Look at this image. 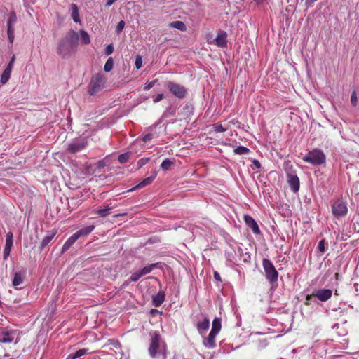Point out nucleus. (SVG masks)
Listing matches in <instances>:
<instances>
[{"label": "nucleus", "instance_id": "ea45409f", "mask_svg": "<svg viewBox=\"0 0 359 359\" xmlns=\"http://www.w3.org/2000/svg\"><path fill=\"white\" fill-rule=\"evenodd\" d=\"M124 26H125V22L123 20H121L120 22H118V23L116 26V32L117 33L121 32L124 28Z\"/></svg>", "mask_w": 359, "mask_h": 359}, {"label": "nucleus", "instance_id": "6ab92c4d", "mask_svg": "<svg viewBox=\"0 0 359 359\" xmlns=\"http://www.w3.org/2000/svg\"><path fill=\"white\" fill-rule=\"evenodd\" d=\"M165 292L163 291L158 292L156 295L152 297V302L156 307L160 306L165 300Z\"/></svg>", "mask_w": 359, "mask_h": 359}, {"label": "nucleus", "instance_id": "6e6552de", "mask_svg": "<svg viewBox=\"0 0 359 359\" xmlns=\"http://www.w3.org/2000/svg\"><path fill=\"white\" fill-rule=\"evenodd\" d=\"M169 91L174 95L175 97L183 99L186 97L187 89L182 85L174 83L172 81H168L166 84Z\"/></svg>", "mask_w": 359, "mask_h": 359}, {"label": "nucleus", "instance_id": "a878e982", "mask_svg": "<svg viewBox=\"0 0 359 359\" xmlns=\"http://www.w3.org/2000/svg\"><path fill=\"white\" fill-rule=\"evenodd\" d=\"M159 263L151 264L147 266L143 267L140 271L142 276L149 273L152 270L158 267Z\"/></svg>", "mask_w": 359, "mask_h": 359}, {"label": "nucleus", "instance_id": "79ce46f5", "mask_svg": "<svg viewBox=\"0 0 359 359\" xmlns=\"http://www.w3.org/2000/svg\"><path fill=\"white\" fill-rule=\"evenodd\" d=\"M15 61V55H13L9 62V63L8 64L7 67H6V69L10 70V71H12V69H13V65H14V62Z\"/></svg>", "mask_w": 359, "mask_h": 359}, {"label": "nucleus", "instance_id": "5701e85b", "mask_svg": "<svg viewBox=\"0 0 359 359\" xmlns=\"http://www.w3.org/2000/svg\"><path fill=\"white\" fill-rule=\"evenodd\" d=\"M196 327L199 332L208 330L210 327V320L208 318L205 317L203 321L198 322Z\"/></svg>", "mask_w": 359, "mask_h": 359}, {"label": "nucleus", "instance_id": "bb28decb", "mask_svg": "<svg viewBox=\"0 0 359 359\" xmlns=\"http://www.w3.org/2000/svg\"><path fill=\"white\" fill-rule=\"evenodd\" d=\"M221 322V318L215 317L212 321L211 330L219 333L222 329Z\"/></svg>", "mask_w": 359, "mask_h": 359}, {"label": "nucleus", "instance_id": "423d86ee", "mask_svg": "<svg viewBox=\"0 0 359 359\" xmlns=\"http://www.w3.org/2000/svg\"><path fill=\"white\" fill-rule=\"evenodd\" d=\"M19 336L18 331L17 330L10 329L8 327L3 328L0 331V343L10 344L15 339V343L18 342V338Z\"/></svg>", "mask_w": 359, "mask_h": 359}, {"label": "nucleus", "instance_id": "603ef678", "mask_svg": "<svg viewBox=\"0 0 359 359\" xmlns=\"http://www.w3.org/2000/svg\"><path fill=\"white\" fill-rule=\"evenodd\" d=\"M116 0H107L106 3V6H110L112 5Z\"/></svg>", "mask_w": 359, "mask_h": 359}, {"label": "nucleus", "instance_id": "e433bc0d", "mask_svg": "<svg viewBox=\"0 0 359 359\" xmlns=\"http://www.w3.org/2000/svg\"><path fill=\"white\" fill-rule=\"evenodd\" d=\"M142 277V274L140 273V271H136L130 276L129 280L130 282H136L140 278Z\"/></svg>", "mask_w": 359, "mask_h": 359}, {"label": "nucleus", "instance_id": "0eeeda50", "mask_svg": "<svg viewBox=\"0 0 359 359\" xmlns=\"http://www.w3.org/2000/svg\"><path fill=\"white\" fill-rule=\"evenodd\" d=\"M332 212L335 217L339 218L344 217L348 213V207L346 203L341 199H337L332 205Z\"/></svg>", "mask_w": 359, "mask_h": 359}, {"label": "nucleus", "instance_id": "4c0bfd02", "mask_svg": "<svg viewBox=\"0 0 359 359\" xmlns=\"http://www.w3.org/2000/svg\"><path fill=\"white\" fill-rule=\"evenodd\" d=\"M135 65L136 69H139L142 67V56L140 55H137L135 58Z\"/></svg>", "mask_w": 359, "mask_h": 359}, {"label": "nucleus", "instance_id": "2eb2a0df", "mask_svg": "<svg viewBox=\"0 0 359 359\" xmlns=\"http://www.w3.org/2000/svg\"><path fill=\"white\" fill-rule=\"evenodd\" d=\"M219 333L214 331H210L208 336L203 340V345L208 348H214L216 346V336Z\"/></svg>", "mask_w": 359, "mask_h": 359}, {"label": "nucleus", "instance_id": "cd10ccee", "mask_svg": "<svg viewBox=\"0 0 359 359\" xmlns=\"http://www.w3.org/2000/svg\"><path fill=\"white\" fill-rule=\"evenodd\" d=\"M71 8H72V18L73 20L75 22H80L79 8H78L77 6L74 4H72L71 5Z\"/></svg>", "mask_w": 359, "mask_h": 359}, {"label": "nucleus", "instance_id": "f3484780", "mask_svg": "<svg viewBox=\"0 0 359 359\" xmlns=\"http://www.w3.org/2000/svg\"><path fill=\"white\" fill-rule=\"evenodd\" d=\"M157 171L153 170L152 174L150 177H148L145 179H144L142 181H141L136 187L137 189H142L147 185H149L152 183V182L154 180V179L157 176Z\"/></svg>", "mask_w": 359, "mask_h": 359}, {"label": "nucleus", "instance_id": "393cba45", "mask_svg": "<svg viewBox=\"0 0 359 359\" xmlns=\"http://www.w3.org/2000/svg\"><path fill=\"white\" fill-rule=\"evenodd\" d=\"M57 231H54L53 232H51L50 233H49L48 235L46 236L42 241H41V248H45L46 246H47L50 242L51 241L53 240V238H54V236H55Z\"/></svg>", "mask_w": 359, "mask_h": 359}, {"label": "nucleus", "instance_id": "5fc2aeb1", "mask_svg": "<svg viewBox=\"0 0 359 359\" xmlns=\"http://www.w3.org/2000/svg\"><path fill=\"white\" fill-rule=\"evenodd\" d=\"M127 215V213H121V214H116V215H115L114 217H123V216H125V215Z\"/></svg>", "mask_w": 359, "mask_h": 359}, {"label": "nucleus", "instance_id": "f03ea898", "mask_svg": "<svg viewBox=\"0 0 359 359\" xmlns=\"http://www.w3.org/2000/svg\"><path fill=\"white\" fill-rule=\"evenodd\" d=\"M151 339L148 352L152 358H156L158 355H161L163 359H165L167 356V344L162 339L160 333L155 331L150 334Z\"/></svg>", "mask_w": 359, "mask_h": 359}, {"label": "nucleus", "instance_id": "b1692460", "mask_svg": "<svg viewBox=\"0 0 359 359\" xmlns=\"http://www.w3.org/2000/svg\"><path fill=\"white\" fill-rule=\"evenodd\" d=\"M169 28H175L180 31H186L187 27L186 25L182 22L180 20L174 21L168 25Z\"/></svg>", "mask_w": 359, "mask_h": 359}, {"label": "nucleus", "instance_id": "1a4fd4ad", "mask_svg": "<svg viewBox=\"0 0 359 359\" xmlns=\"http://www.w3.org/2000/svg\"><path fill=\"white\" fill-rule=\"evenodd\" d=\"M88 144L86 137L74 140L71 142L67 148V151L70 154H76L81 151Z\"/></svg>", "mask_w": 359, "mask_h": 359}, {"label": "nucleus", "instance_id": "9d476101", "mask_svg": "<svg viewBox=\"0 0 359 359\" xmlns=\"http://www.w3.org/2000/svg\"><path fill=\"white\" fill-rule=\"evenodd\" d=\"M17 22V15L15 11H12L7 20V35L11 43H13L15 38V29L14 25Z\"/></svg>", "mask_w": 359, "mask_h": 359}, {"label": "nucleus", "instance_id": "864d4df0", "mask_svg": "<svg viewBox=\"0 0 359 359\" xmlns=\"http://www.w3.org/2000/svg\"><path fill=\"white\" fill-rule=\"evenodd\" d=\"M257 4H263L264 2L266 1V0H254Z\"/></svg>", "mask_w": 359, "mask_h": 359}, {"label": "nucleus", "instance_id": "a211bd4d", "mask_svg": "<svg viewBox=\"0 0 359 359\" xmlns=\"http://www.w3.org/2000/svg\"><path fill=\"white\" fill-rule=\"evenodd\" d=\"M95 225H90L78 230L74 233L76 234L78 238H79L80 237L87 236L95 229Z\"/></svg>", "mask_w": 359, "mask_h": 359}, {"label": "nucleus", "instance_id": "a19ab883", "mask_svg": "<svg viewBox=\"0 0 359 359\" xmlns=\"http://www.w3.org/2000/svg\"><path fill=\"white\" fill-rule=\"evenodd\" d=\"M156 82V80H154V81L147 82L145 84V86H144L143 89L144 90H149V89H151V88H153Z\"/></svg>", "mask_w": 359, "mask_h": 359}, {"label": "nucleus", "instance_id": "2f4dec72", "mask_svg": "<svg viewBox=\"0 0 359 359\" xmlns=\"http://www.w3.org/2000/svg\"><path fill=\"white\" fill-rule=\"evenodd\" d=\"M174 165V161H172L169 158H165L161 163V168L163 170H169L171 166Z\"/></svg>", "mask_w": 359, "mask_h": 359}, {"label": "nucleus", "instance_id": "dca6fc26", "mask_svg": "<svg viewBox=\"0 0 359 359\" xmlns=\"http://www.w3.org/2000/svg\"><path fill=\"white\" fill-rule=\"evenodd\" d=\"M26 276L25 271H21L18 272H15L14 274V277L13 279V285L17 288L19 285H20L25 280Z\"/></svg>", "mask_w": 359, "mask_h": 359}, {"label": "nucleus", "instance_id": "ddd939ff", "mask_svg": "<svg viewBox=\"0 0 359 359\" xmlns=\"http://www.w3.org/2000/svg\"><path fill=\"white\" fill-rule=\"evenodd\" d=\"M243 219L246 225L252 229V232L255 234L260 233V229L259 228L258 224L250 215H246L244 216Z\"/></svg>", "mask_w": 359, "mask_h": 359}, {"label": "nucleus", "instance_id": "473e14b6", "mask_svg": "<svg viewBox=\"0 0 359 359\" xmlns=\"http://www.w3.org/2000/svg\"><path fill=\"white\" fill-rule=\"evenodd\" d=\"M250 152V149L243 146H239L234 149V153L238 155L248 154Z\"/></svg>", "mask_w": 359, "mask_h": 359}, {"label": "nucleus", "instance_id": "49530a36", "mask_svg": "<svg viewBox=\"0 0 359 359\" xmlns=\"http://www.w3.org/2000/svg\"><path fill=\"white\" fill-rule=\"evenodd\" d=\"M313 297H315V295H313V293L312 294L306 295L304 304L307 306L310 305L311 301L313 299Z\"/></svg>", "mask_w": 359, "mask_h": 359}, {"label": "nucleus", "instance_id": "58836bf2", "mask_svg": "<svg viewBox=\"0 0 359 359\" xmlns=\"http://www.w3.org/2000/svg\"><path fill=\"white\" fill-rule=\"evenodd\" d=\"M318 250L323 254L325 252V239H322L318 245Z\"/></svg>", "mask_w": 359, "mask_h": 359}, {"label": "nucleus", "instance_id": "a18cd8bd", "mask_svg": "<svg viewBox=\"0 0 359 359\" xmlns=\"http://www.w3.org/2000/svg\"><path fill=\"white\" fill-rule=\"evenodd\" d=\"M149 158H143L140 159L137 162V165H138L139 168H141L143 165H144L149 161Z\"/></svg>", "mask_w": 359, "mask_h": 359}, {"label": "nucleus", "instance_id": "72a5a7b5", "mask_svg": "<svg viewBox=\"0 0 359 359\" xmlns=\"http://www.w3.org/2000/svg\"><path fill=\"white\" fill-rule=\"evenodd\" d=\"M113 67H114V60L112 57H109V58H108V60H107V62L104 66V69L105 72H109L113 69Z\"/></svg>", "mask_w": 359, "mask_h": 359}, {"label": "nucleus", "instance_id": "37998d69", "mask_svg": "<svg viewBox=\"0 0 359 359\" xmlns=\"http://www.w3.org/2000/svg\"><path fill=\"white\" fill-rule=\"evenodd\" d=\"M351 104L353 105V106H356L357 104V95H356V93L355 91H353L351 94Z\"/></svg>", "mask_w": 359, "mask_h": 359}, {"label": "nucleus", "instance_id": "c03bdc74", "mask_svg": "<svg viewBox=\"0 0 359 359\" xmlns=\"http://www.w3.org/2000/svg\"><path fill=\"white\" fill-rule=\"evenodd\" d=\"M114 52V46L111 43V44H109L107 47H106V49H105V54L107 55H111L112 53Z\"/></svg>", "mask_w": 359, "mask_h": 359}, {"label": "nucleus", "instance_id": "aec40b11", "mask_svg": "<svg viewBox=\"0 0 359 359\" xmlns=\"http://www.w3.org/2000/svg\"><path fill=\"white\" fill-rule=\"evenodd\" d=\"M216 45L218 47L224 48L226 46L227 41H226V33L225 32H222L219 34L216 39H215Z\"/></svg>", "mask_w": 359, "mask_h": 359}, {"label": "nucleus", "instance_id": "8fccbe9b", "mask_svg": "<svg viewBox=\"0 0 359 359\" xmlns=\"http://www.w3.org/2000/svg\"><path fill=\"white\" fill-rule=\"evenodd\" d=\"M318 0H306L305 5L307 8L311 7L313 6V4Z\"/></svg>", "mask_w": 359, "mask_h": 359}, {"label": "nucleus", "instance_id": "7c9ffc66", "mask_svg": "<svg viewBox=\"0 0 359 359\" xmlns=\"http://www.w3.org/2000/svg\"><path fill=\"white\" fill-rule=\"evenodd\" d=\"M80 36L82 43L85 45L90 43V39L88 34L85 30H81Z\"/></svg>", "mask_w": 359, "mask_h": 359}, {"label": "nucleus", "instance_id": "412c9836", "mask_svg": "<svg viewBox=\"0 0 359 359\" xmlns=\"http://www.w3.org/2000/svg\"><path fill=\"white\" fill-rule=\"evenodd\" d=\"M79 238L76 236L75 233H74L72 236H71L64 243L62 248V253H64L67 250H69L71 246L78 240Z\"/></svg>", "mask_w": 359, "mask_h": 359}, {"label": "nucleus", "instance_id": "de8ad7c7", "mask_svg": "<svg viewBox=\"0 0 359 359\" xmlns=\"http://www.w3.org/2000/svg\"><path fill=\"white\" fill-rule=\"evenodd\" d=\"M152 137H153L152 134L148 133L142 137V141L144 142H149L152 139Z\"/></svg>", "mask_w": 359, "mask_h": 359}, {"label": "nucleus", "instance_id": "6e6d98bb", "mask_svg": "<svg viewBox=\"0 0 359 359\" xmlns=\"http://www.w3.org/2000/svg\"><path fill=\"white\" fill-rule=\"evenodd\" d=\"M255 165H257V166L259 165V163L258 161H255Z\"/></svg>", "mask_w": 359, "mask_h": 359}, {"label": "nucleus", "instance_id": "f257e3e1", "mask_svg": "<svg viewBox=\"0 0 359 359\" xmlns=\"http://www.w3.org/2000/svg\"><path fill=\"white\" fill-rule=\"evenodd\" d=\"M79 41V35L75 31H70L65 38L60 41L57 45V53L65 57L69 56L76 51Z\"/></svg>", "mask_w": 359, "mask_h": 359}, {"label": "nucleus", "instance_id": "c85d7f7f", "mask_svg": "<svg viewBox=\"0 0 359 359\" xmlns=\"http://www.w3.org/2000/svg\"><path fill=\"white\" fill-rule=\"evenodd\" d=\"M87 354V350L85 348L79 349L74 353H71L69 355L67 359H76L79 357L85 355Z\"/></svg>", "mask_w": 359, "mask_h": 359}, {"label": "nucleus", "instance_id": "7ed1b4c3", "mask_svg": "<svg viewBox=\"0 0 359 359\" xmlns=\"http://www.w3.org/2000/svg\"><path fill=\"white\" fill-rule=\"evenodd\" d=\"M303 161L313 165H320L325 163L326 156L322 150L314 149L303 157Z\"/></svg>", "mask_w": 359, "mask_h": 359}, {"label": "nucleus", "instance_id": "c9c22d12", "mask_svg": "<svg viewBox=\"0 0 359 359\" xmlns=\"http://www.w3.org/2000/svg\"><path fill=\"white\" fill-rule=\"evenodd\" d=\"M129 156V153L122 154L118 156V160L121 163H125L128 161Z\"/></svg>", "mask_w": 359, "mask_h": 359}, {"label": "nucleus", "instance_id": "4be33fe9", "mask_svg": "<svg viewBox=\"0 0 359 359\" xmlns=\"http://www.w3.org/2000/svg\"><path fill=\"white\" fill-rule=\"evenodd\" d=\"M111 208L109 205L104 206V208L100 207L93 210V212L102 217H106L110 214Z\"/></svg>", "mask_w": 359, "mask_h": 359}, {"label": "nucleus", "instance_id": "09e8293b", "mask_svg": "<svg viewBox=\"0 0 359 359\" xmlns=\"http://www.w3.org/2000/svg\"><path fill=\"white\" fill-rule=\"evenodd\" d=\"M164 97L163 94H158L156 97L154 99V102L157 103L160 101H161Z\"/></svg>", "mask_w": 359, "mask_h": 359}, {"label": "nucleus", "instance_id": "39448f33", "mask_svg": "<svg viewBox=\"0 0 359 359\" xmlns=\"http://www.w3.org/2000/svg\"><path fill=\"white\" fill-rule=\"evenodd\" d=\"M262 266L265 272L266 278L271 283H276L278 280V272L275 269L273 263L268 259H264Z\"/></svg>", "mask_w": 359, "mask_h": 359}, {"label": "nucleus", "instance_id": "c756f323", "mask_svg": "<svg viewBox=\"0 0 359 359\" xmlns=\"http://www.w3.org/2000/svg\"><path fill=\"white\" fill-rule=\"evenodd\" d=\"M11 71H10L7 69H5L1 74L0 82L2 84H5L6 83H7V81L9 80V79L11 77Z\"/></svg>", "mask_w": 359, "mask_h": 359}, {"label": "nucleus", "instance_id": "20e7f679", "mask_svg": "<svg viewBox=\"0 0 359 359\" xmlns=\"http://www.w3.org/2000/svg\"><path fill=\"white\" fill-rule=\"evenodd\" d=\"M106 83V79L102 74H96L91 79L88 86V93L90 95H95L100 92L104 87Z\"/></svg>", "mask_w": 359, "mask_h": 359}, {"label": "nucleus", "instance_id": "3c124183", "mask_svg": "<svg viewBox=\"0 0 359 359\" xmlns=\"http://www.w3.org/2000/svg\"><path fill=\"white\" fill-rule=\"evenodd\" d=\"M213 275H214V278L215 280H219V281L222 280L220 275L217 271H215Z\"/></svg>", "mask_w": 359, "mask_h": 359}, {"label": "nucleus", "instance_id": "f8f14e48", "mask_svg": "<svg viewBox=\"0 0 359 359\" xmlns=\"http://www.w3.org/2000/svg\"><path fill=\"white\" fill-rule=\"evenodd\" d=\"M332 291L330 289H321L313 292L315 297L318 298L321 302H326L331 298Z\"/></svg>", "mask_w": 359, "mask_h": 359}, {"label": "nucleus", "instance_id": "f704fd0d", "mask_svg": "<svg viewBox=\"0 0 359 359\" xmlns=\"http://www.w3.org/2000/svg\"><path fill=\"white\" fill-rule=\"evenodd\" d=\"M212 128L214 131L217 133L225 132L227 130V128L224 127L221 123H217L212 125Z\"/></svg>", "mask_w": 359, "mask_h": 359}, {"label": "nucleus", "instance_id": "4468645a", "mask_svg": "<svg viewBox=\"0 0 359 359\" xmlns=\"http://www.w3.org/2000/svg\"><path fill=\"white\" fill-rule=\"evenodd\" d=\"M12 245L13 234L11 232H8L6 236V245L4 249V259H6L9 257Z\"/></svg>", "mask_w": 359, "mask_h": 359}, {"label": "nucleus", "instance_id": "9b49d317", "mask_svg": "<svg viewBox=\"0 0 359 359\" xmlns=\"http://www.w3.org/2000/svg\"><path fill=\"white\" fill-rule=\"evenodd\" d=\"M287 179L291 190L297 193L299 190V180L297 175L292 172H288L287 174Z\"/></svg>", "mask_w": 359, "mask_h": 359}]
</instances>
